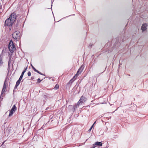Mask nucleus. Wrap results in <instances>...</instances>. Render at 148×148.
I'll list each match as a JSON object with an SVG mask.
<instances>
[{"instance_id":"f257e3e1","label":"nucleus","mask_w":148,"mask_h":148,"mask_svg":"<svg viewBox=\"0 0 148 148\" xmlns=\"http://www.w3.org/2000/svg\"><path fill=\"white\" fill-rule=\"evenodd\" d=\"M9 49L10 52H12L15 50L16 48L13 42L11 40L9 45Z\"/></svg>"},{"instance_id":"f03ea898","label":"nucleus","mask_w":148,"mask_h":148,"mask_svg":"<svg viewBox=\"0 0 148 148\" xmlns=\"http://www.w3.org/2000/svg\"><path fill=\"white\" fill-rule=\"evenodd\" d=\"M13 38L18 40L20 38V34L19 31H16L12 34Z\"/></svg>"},{"instance_id":"7ed1b4c3","label":"nucleus","mask_w":148,"mask_h":148,"mask_svg":"<svg viewBox=\"0 0 148 148\" xmlns=\"http://www.w3.org/2000/svg\"><path fill=\"white\" fill-rule=\"evenodd\" d=\"M16 18V14L14 13H12L11 14L10 17L9 18L10 19V20L13 23H14L15 21Z\"/></svg>"},{"instance_id":"20e7f679","label":"nucleus","mask_w":148,"mask_h":148,"mask_svg":"<svg viewBox=\"0 0 148 148\" xmlns=\"http://www.w3.org/2000/svg\"><path fill=\"white\" fill-rule=\"evenodd\" d=\"M16 109V108L14 105L13 106L11 110H9L10 113L8 115L9 117H10L12 116L13 114L15 112Z\"/></svg>"},{"instance_id":"39448f33","label":"nucleus","mask_w":148,"mask_h":148,"mask_svg":"<svg viewBox=\"0 0 148 148\" xmlns=\"http://www.w3.org/2000/svg\"><path fill=\"white\" fill-rule=\"evenodd\" d=\"M86 100V99L83 96H82L77 103V106H79L84 103Z\"/></svg>"},{"instance_id":"423d86ee","label":"nucleus","mask_w":148,"mask_h":148,"mask_svg":"<svg viewBox=\"0 0 148 148\" xmlns=\"http://www.w3.org/2000/svg\"><path fill=\"white\" fill-rule=\"evenodd\" d=\"M6 83L5 81V82L3 85V88L2 89L1 97L2 96L3 97V95H4L5 93V90L6 89Z\"/></svg>"},{"instance_id":"0eeeda50","label":"nucleus","mask_w":148,"mask_h":148,"mask_svg":"<svg viewBox=\"0 0 148 148\" xmlns=\"http://www.w3.org/2000/svg\"><path fill=\"white\" fill-rule=\"evenodd\" d=\"M13 23L12 22L10 19L9 18L6 19L5 21V26H10L12 25Z\"/></svg>"},{"instance_id":"6e6552de","label":"nucleus","mask_w":148,"mask_h":148,"mask_svg":"<svg viewBox=\"0 0 148 148\" xmlns=\"http://www.w3.org/2000/svg\"><path fill=\"white\" fill-rule=\"evenodd\" d=\"M83 69V67L82 66H81L80 68L79 69L78 71H77V73L74 76L73 78H75V77H77L80 74L81 72L82 71Z\"/></svg>"},{"instance_id":"1a4fd4ad","label":"nucleus","mask_w":148,"mask_h":148,"mask_svg":"<svg viewBox=\"0 0 148 148\" xmlns=\"http://www.w3.org/2000/svg\"><path fill=\"white\" fill-rule=\"evenodd\" d=\"M147 26V25L146 24H144L142 25L141 29L143 31H144L146 29V27Z\"/></svg>"},{"instance_id":"9d476101","label":"nucleus","mask_w":148,"mask_h":148,"mask_svg":"<svg viewBox=\"0 0 148 148\" xmlns=\"http://www.w3.org/2000/svg\"><path fill=\"white\" fill-rule=\"evenodd\" d=\"M95 145L96 146H101L102 145V144L101 142H97L95 143Z\"/></svg>"},{"instance_id":"9b49d317","label":"nucleus","mask_w":148,"mask_h":148,"mask_svg":"<svg viewBox=\"0 0 148 148\" xmlns=\"http://www.w3.org/2000/svg\"><path fill=\"white\" fill-rule=\"evenodd\" d=\"M20 83V82L19 81H17L16 82L15 87L16 88L17 86H18Z\"/></svg>"},{"instance_id":"f8f14e48","label":"nucleus","mask_w":148,"mask_h":148,"mask_svg":"<svg viewBox=\"0 0 148 148\" xmlns=\"http://www.w3.org/2000/svg\"><path fill=\"white\" fill-rule=\"evenodd\" d=\"M59 85L58 84H56L55 85V86L54 88L56 90L57 89L59 88Z\"/></svg>"},{"instance_id":"ddd939ff","label":"nucleus","mask_w":148,"mask_h":148,"mask_svg":"<svg viewBox=\"0 0 148 148\" xmlns=\"http://www.w3.org/2000/svg\"><path fill=\"white\" fill-rule=\"evenodd\" d=\"M32 67L33 68V69L36 72H37L38 71L35 68H34L33 66H32Z\"/></svg>"},{"instance_id":"4468645a","label":"nucleus","mask_w":148,"mask_h":148,"mask_svg":"<svg viewBox=\"0 0 148 148\" xmlns=\"http://www.w3.org/2000/svg\"><path fill=\"white\" fill-rule=\"evenodd\" d=\"M27 75L28 76H30L31 75V72L30 71L28 72L27 73Z\"/></svg>"},{"instance_id":"2eb2a0df","label":"nucleus","mask_w":148,"mask_h":148,"mask_svg":"<svg viewBox=\"0 0 148 148\" xmlns=\"http://www.w3.org/2000/svg\"><path fill=\"white\" fill-rule=\"evenodd\" d=\"M41 80H40L39 78H38V79L37 82L39 83H40L41 82Z\"/></svg>"},{"instance_id":"dca6fc26","label":"nucleus","mask_w":148,"mask_h":148,"mask_svg":"<svg viewBox=\"0 0 148 148\" xmlns=\"http://www.w3.org/2000/svg\"><path fill=\"white\" fill-rule=\"evenodd\" d=\"M24 73V72H22L20 77H23Z\"/></svg>"},{"instance_id":"f3484780","label":"nucleus","mask_w":148,"mask_h":148,"mask_svg":"<svg viewBox=\"0 0 148 148\" xmlns=\"http://www.w3.org/2000/svg\"><path fill=\"white\" fill-rule=\"evenodd\" d=\"M22 78L23 77H20L19 79H18V81H19L21 82V81L22 80Z\"/></svg>"},{"instance_id":"a211bd4d","label":"nucleus","mask_w":148,"mask_h":148,"mask_svg":"<svg viewBox=\"0 0 148 148\" xmlns=\"http://www.w3.org/2000/svg\"><path fill=\"white\" fill-rule=\"evenodd\" d=\"M38 73H39V74H40V75H44V74H42V73H41L39 71H38V72H37Z\"/></svg>"},{"instance_id":"6ab92c4d","label":"nucleus","mask_w":148,"mask_h":148,"mask_svg":"<svg viewBox=\"0 0 148 148\" xmlns=\"http://www.w3.org/2000/svg\"><path fill=\"white\" fill-rule=\"evenodd\" d=\"M93 127V125H92V126L89 129V131H90L91 130H92V128Z\"/></svg>"},{"instance_id":"aec40b11","label":"nucleus","mask_w":148,"mask_h":148,"mask_svg":"<svg viewBox=\"0 0 148 148\" xmlns=\"http://www.w3.org/2000/svg\"><path fill=\"white\" fill-rule=\"evenodd\" d=\"M95 146H96L95 145V143L93 145V146L92 147V148H95Z\"/></svg>"},{"instance_id":"412c9836","label":"nucleus","mask_w":148,"mask_h":148,"mask_svg":"<svg viewBox=\"0 0 148 148\" xmlns=\"http://www.w3.org/2000/svg\"><path fill=\"white\" fill-rule=\"evenodd\" d=\"M27 68L26 67L25 69L23 71V72H24V73H25L26 71V70H27Z\"/></svg>"},{"instance_id":"4be33fe9","label":"nucleus","mask_w":148,"mask_h":148,"mask_svg":"<svg viewBox=\"0 0 148 148\" xmlns=\"http://www.w3.org/2000/svg\"><path fill=\"white\" fill-rule=\"evenodd\" d=\"M1 58L0 57V64L1 63Z\"/></svg>"},{"instance_id":"5701e85b","label":"nucleus","mask_w":148,"mask_h":148,"mask_svg":"<svg viewBox=\"0 0 148 148\" xmlns=\"http://www.w3.org/2000/svg\"><path fill=\"white\" fill-rule=\"evenodd\" d=\"M77 105H76V106H75V108H74V110H75V108H77Z\"/></svg>"},{"instance_id":"b1692460","label":"nucleus","mask_w":148,"mask_h":148,"mask_svg":"<svg viewBox=\"0 0 148 148\" xmlns=\"http://www.w3.org/2000/svg\"><path fill=\"white\" fill-rule=\"evenodd\" d=\"M95 123H96V122H95L94 123V124H93V125H93V126L94 125V124H95Z\"/></svg>"},{"instance_id":"393cba45","label":"nucleus","mask_w":148,"mask_h":148,"mask_svg":"<svg viewBox=\"0 0 148 148\" xmlns=\"http://www.w3.org/2000/svg\"><path fill=\"white\" fill-rule=\"evenodd\" d=\"M8 112V111H7L6 112V113H7V112Z\"/></svg>"},{"instance_id":"a878e982","label":"nucleus","mask_w":148,"mask_h":148,"mask_svg":"<svg viewBox=\"0 0 148 148\" xmlns=\"http://www.w3.org/2000/svg\"><path fill=\"white\" fill-rule=\"evenodd\" d=\"M70 106L71 107H72V106Z\"/></svg>"}]
</instances>
